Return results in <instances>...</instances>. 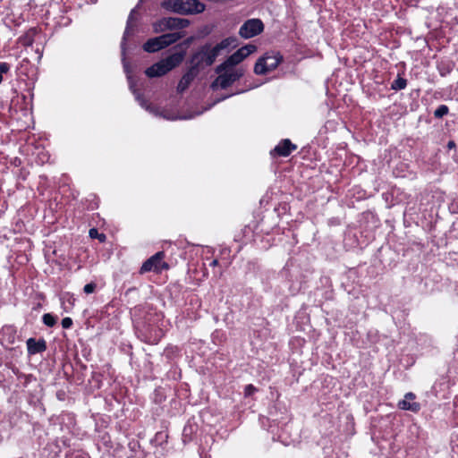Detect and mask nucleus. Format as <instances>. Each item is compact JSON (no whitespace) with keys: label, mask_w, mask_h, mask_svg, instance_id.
<instances>
[{"label":"nucleus","mask_w":458,"mask_h":458,"mask_svg":"<svg viewBox=\"0 0 458 458\" xmlns=\"http://www.w3.org/2000/svg\"><path fill=\"white\" fill-rule=\"evenodd\" d=\"M66 458H89V456L85 453H72L66 455Z\"/></svg>","instance_id":"obj_31"},{"label":"nucleus","mask_w":458,"mask_h":458,"mask_svg":"<svg viewBox=\"0 0 458 458\" xmlns=\"http://www.w3.org/2000/svg\"><path fill=\"white\" fill-rule=\"evenodd\" d=\"M264 30V24L259 19H249L247 20L239 30V35L242 38H250L259 35Z\"/></svg>","instance_id":"obj_7"},{"label":"nucleus","mask_w":458,"mask_h":458,"mask_svg":"<svg viewBox=\"0 0 458 458\" xmlns=\"http://www.w3.org/2000/svg\"><path fill=\"white\" fill-rule=\"evenodd\" d=\"M193 40L192 37L186 38L182 43L176 46V47H188Z\"/></svg>","instance_id":"obj_33"},{"label":"nucleus","mask_w":458,"mask_h":458,"mask_svg":"<svg viewBox=\"0 0 458 458\" xmlns=\"http://www.w3.org/2000/svg\"><path fill=\"white\" fill-rule=\"evenodd\" d=\"M184 57L185 51L183 49L179 52H175L147 68L145 74L149 78L161 77L172 71L174 68L179 66Z\"/></svg>","instance_id":"obj_3"},{"label":"nucleus","mask_w":458,"mask_h":458,"mask_svg":"<svg viewBox=\"0 0 458 458\" xmlns=\"http://www.w3.org/2000/svg\"><path fill=\"white\" fill-rule=\"evenodd\" d=\"M416 395L412 392L406 393L404 399L398 402V408L404 411H410L412 412H419L421 405L417 402H413Z\"/></svg>","instance_id":"obj_11"},{"label":"nucleus","mask_w":458,"mask_h":458,"mask_svg":"<svg viewBox=\"0 0 458 458\" xmlns=\"http://www.w3.org/2000/svg\"><path fill=\"white\" fill-rule=\"evenodd\" d=\"M157 341H158V338L155 337L154 339H152L151 336H148V340H147L148 343H151V344L157 343Z\"/></svg>","instance_id":"obj_35"},{"label":"nucleus","mask_w":458,"mask_h":458,"mask_svg":"<svg viewBox=\"0 0 458 458\" xmlns=\"http://www.w3.org/2000/svg\"><path fill=\"white\" fill-rule=\"evenodd\" d=\"M73 322L72 319L69 317H66L62 319V327L64 329H68L72 326Z\"/></svg>","instance_id":"obj_30"},{"label":"nucleus","mask_w":458,"mask_h":458,"mask_svg":"<svg viewBox=\"0 0 458 458\" xmlns=\"http://www.w3.org/2000/svg\"><path fill=\"white\" fill-rule=\"evenodd\" d=\"M165 254L163 251H158L149 259H148L145 262H143L140 273L144 274L149 271H160L159 265L161 264L162 259H164Z\"/></svg>","instance_id":"obj_10"},{"label":"nucleus","mask_w":458,"mask_h":458,"mask_svg":"<svg viewBox=\"0 0 458 458\" xmlns=\"http://www.w3.org/2000/svg\"><path fill=\"white\" fill-rule=\"evenodd\" d=\"M256 391H257V388H256L253 385L250 384V385H247V386H245V389H244V394H245V396H250V395H252Z\"/></svg>","instance_id":"obj_29"},{"label":"nucleus","mask_w":458,"mask_h":458,"mask_svg":"<svg viewBox=\"0 0 458 458\" xmlns=\"http://www.w3.org/2000/svg\"><path fill=\"white\" fill-rule=\"evenodd\" d=\"M36 52L38 54V59H40L42 56V52L38 48L36 50Z\"/></svg>","instance_id":"obj_37"},{"label":"nucleus","mask_w":458,"mask_h":458,"mask_svg":"<svg viewBox=\"0 0 458 458\" xmlns=\"http://www.w3.org/2000/svg\"><path fill=\"white\" fill-rule=\"evenodd\" d=\"M42 320L46 326L52 327L56 324L57 318L50 313H46L43 315Z\"/></svg>","instance_id":"obj_23"},{"label":"nucleus","mask_w":458,"mask_h":458,"mask_svg":"<svg viewBox=\"0 0 458 458\" xmlns=\"http://www.w3.org/2000/svg\"><path fill=\"white\" fill-rule=\"evenodd\" d=\"M3 81V75L0 73V83Z\"/></svg>","instance_id":"obj_39"},{"label":"nucleus","mask_w":458,"mask_h":458,"mask_svg":"<svg viewBox=\"0 0 458 458\" xmlns=\"http://www.w3.org/2000/svg\"><path fill=\"white\" fill-rule=\"evenodd\" d=\"M406 86L407 80L398 75L397 78L392 82L391 89L397 91L405 89Z\"/></svg>","instance_id":"obj_22"},{"label":"nucleus","mask_w":458,"mask_h":458,"mask_svg":"<svg viewBox=\"0 0 458 458\" xmlns=\"http://www.w3.org/2000/svg\"><path fill=\"white\" fill-rule=\"evenodd\" d=\"M246 90L245 89H242V90H238L234 93H231V94H227V95H222L220 96L219 98H217L208 107H207L205 110H208L209 109L210 107L214 106L216 104L221 102V101H224L225 99H227L228 98L232 97V96H234L236 94H241V93H243L245 92Z\"/></svg>","instance_id":"obj_24"},{"label":"nucleus","mask_w":458,"mask_h":458,"mask_svg":"<svg viewBox=\"0 0 458 458\" xmlns=\"http://www.w3.org/2000/svg\"><path fill=\"white\" fill-rule=\"evenodd\" d=\"M198 75L199 72H197L194 68L189 67L177 85V92H184Z\"/></svg>","instance_id":"obj_12"},{"label":"nucleus","mask_w":458,"mask_h":458,"mask_svg":"<svg viewBox=\"0 0 458 458\" xmlns=\"http://www.w3.org/2000/svg\"><path fill=\"white\" fill-rule=\"evenodd\" d=\"M237 46V38L229 37L215 46L206 43L199 47L189 59L190 67L194 68L197 72H200L207 67L211 66L221 51L229 48H234Z\"/></svg>","instance_id":"obj_1"},{"label":"nucleus","mask_w":458,"mask_h":458,"mask_svg":"<svg viewBox=\"0 0 458 458\" xmlns=\"http://www.w3.org/2000/svg\"><path fill=\"white\" fill-rule=\"evenodd\" d=\"M60 301L63 310L65 312H70L74 306L75 298L70 293H64L60 297Z\"/></svg>","instance_id":"obj_16"},{"label":"nucleus","mask_w":458,"mask_h":458,"mask_svg":"<svg viewBox=\"0 0 458 458\" xmlns=\"http://www.w3.org/2000/svg\"><path fill=\"white\" fill-rule=\"evenodd\" d=\"M198 429V425L195 423H188L184 426L182 429V439L184 444H187L192 440L193 436L196 434Z\"/></svg>","instance_id":"obj_15"},{"label":"nucleus","mask_w":458,"mask_h":458,"mask_svg":"<svg viewBox=\"0 0 458 458\" xmlns=\"http://www.w3.org/2000/svg\"><path fill=\"white\" fill-rule=\"evenodd\" d=\"M233 74V77L234 78V81H239L243 75H244V69L242 68H237L233 71H230Z\"/></svg>","instance_id":"obj_27"},{"label":"nucleus","mask_w":458,"mask_h":458,"mask_svg":"<svg viewBox=\"0 0 458 458\" xmlns=\"http://www.w3.org/2000/svg\"><path fill=\"white\" fill-rule=\"evenodd\" d=\"M10 70V64L5 63V62H2L0 63V73L3 74V73H7Z\"/></svg>","instance_id":"obj_32"},{"label":"nucleus","mask_w":458,"mask_h":458,"mask_svg":"<svg viewBox=\"0 0 458 458\" xmlns=\"http://www.w3.org/2000/svg\"><path fill=\"white\" fill-rule=\"evenodd\" d=\"M183 36L184 33L182 31L163 34L161 36L148 39L143 44L142 48L145 52L155 53L177 42Z\"/></svg>","instance_id":"obj_5"},{"label":"nucleus","mask_w":458,"mask_h":458,"mask_svg":"<svg viewBox=\"0 0 458 458\" xmlns=\"http://www.w3.org/2000/svg\"><path fill=\"white\" fill-rule=\"evenodd\" d=\"M241 62H242L240 55L235 51L233 55H231L229 57L226 58L222 64L217 65L215 69L216 72H225V70H230L231 68L236 66Z\"/></svg>","instance_id":"obj_14"},{"label":"nucleus","mask_w":458,"mask_h":458,"mask_svg":"<svg viewBox=\"0 0 458 458\" xmlns=\"http://www.w3.org/2000/svg\"><path fill=\"white\" fill-rule=\"evenodd\" d=\"M26 344L30 355L41 353L47 350V343L44 339L36 340L31 337L27 340Z\"/></svg>","instance_id":"obj_13"},{"label":"nucleus","mask_w":458,"mask_h":458,"mask_svg":"<svg viewBox=\"0 0 458 458\" xmlns=\"http://www.w3.org/2000/svg\"><path fill=\"white\" fill-rule=\"evenodd\" d=\"M162 267H163V268H167V267H168V265H167L165 262H164V263L162 264Z\"/></svg>","instance_id":"obj_38"},{"label":"nucleus","mask_w":458,"mask_h":458,"mask_svg":"<svg viewBox=\"0 0 458 458\" xmlns=\"http://www.w3.org/2000/svg\"><path fill=\"white\" fill-rule=\"evenodd\" d=\"M97 284L94 282L85 284L83 291L86 294H90L95 292Z\"/></svg>","instance_id":"obj_28"},{"label":"nucleus","mask_w":458,"mask_h":458,"mask_svg":"<svg viewBox=\"0 0 458 458\" xmlns=\"http://www.w3.org/2000/svg\"><path fill=\"white\" fill-rule=\"evenodd\" d=\"M447 148H448L449 149L455 148V143H454V140H450V141L447 143Z\"/></svg>","instance_id":"obj_34"},{"label":"nucleus","mask_w":458,"mask_h":458,"mask_svg":"<svg viewBox=\"0 0 458 458\" xmlns=\"http://www.w3.org/2000/svg\"><path fill=\"white\" fill-rule=\"evenodd\" d=\"M217 264H218L217 259H214V260H212V261H211L210 266L215 267V266H216Z\"/></svg>","instance_id":"obj_36"},{"label":"nucleus","mask_w":458,"mask_h":458,"mask_svg":"<svg viewBox=\"0 0 458 458\" xmlns=\"http://www.w3.org/2000/svg\"><path fill=\"white\" fill-rule=\"evenodd\" d=\"M161 6L181 15L201 13L205 10V4L199 0H165Z\"/></svg>","instance_id":"obj_4"},{"label":"nucleus","mask_w":458,"mask_h":458,"mask_svg":"<svg viewBox=\"0 0 458 458\" xmlns=\"http://www.w3.org/2000/svg\"><path fill=\"white\" fill-rule=\"evenodd\" d=\"M89 234L90 238L98 239L100 242H104L106 239V236L104 233H99L96 228L89 229Z\"/></svg>","instance_id":"obj_26"},{"label":"nucleus","mask_w":458,"mask_h":458,"mask_svg":"<svg viewBox=\"0 0 458 458\" xmlns=\"http://www.w3.org/2000/svg\"><path fill=\"white\" fill-rule=\"evenodd\" d=\"M190 25V21L184 18L164 17L153 23V30L156 33L165 30H182Z\"/></svg>","instance_id":"obj_6"},{"label":"nucleus","mask_w":458,"mask_h":458,"mask_svg":"<svg viewBox=\"0 0 458 458\" xmlns=\"http://www.w3.org/2000/svg\"><path fill=\"white\" fill-rule=\"evenodd\" d=\"M449 108L445 105H440L434 112L436 118H442L448 114Z\"/></svg>","instance_id":"obj_25"},{"label":"nucleus","mask_w":458,"mask_h":458,"mask_svg":"<svg viewBox=\"0 0 458 458\" xmlns=\"http://www.w3.org/2000/svg\"><path fill=\"white\" fill-rule=\"evenodd\" d=\"M454 68V63L453 61H441L437 64V71L441 76H446Z\"/></svg>","instance_id":"obj_18"},{"label":"nucleus","mask_w":458,"mask_h":458,"mask_svg":"<svg viewBox=\"0 0 458 458\" xmlns=\"http://www.w3.org/2000/svg\"><path fill=\"white\" fill-rule=\"evenodd\" d=\"M216 73L218 74V76L210 84V88L213 90H216L218 88L222 89H226L235 82L234 78L233 77V74L230 72V70H225V72Z\"/></svg>","instance_id":"obj_8"},{"label":"nucleus","mask_w":458,"mask_h":458,"mask_svg":"<svg viewBox=\"0 0 458 458\" xmlns=\"http://www.w3.org/2000/svg\"><path fill=\"white\" fill-rule=\"evenodd\" d=\"M257 50V47L252 44L245 45L244 47L239 48L236 52L243 61L247 56L250 54L254 53Z\"/></svg>","instance_id":"obj_19"},{"label":"nucleus","mask_w":458,"mask_h":458,"mask_svg":"<svg viewBox=\"0 0 458 458\" xmlns=\"http://www.w3.org/2000/svg\"><path fill=\"white\" fill-rule=\"evenodd\" d=\"M134 13L135 9H132L129 14L127 19L126 27L122 38L121 41V55H122V64L123 67V71L126 74L129 88L133 93L135 99L140 105L141 107L145 108L149 113L154 114L155 115H159L158 110L157 107L152 106L150 104L144 99L143 96L137 90L134 79L131 75V65L126 59V51H127V40H129L130 37L134 35L136 24L134 23Z\"/></svg>","instance_id":"obj_2"},{"label":"nucleus","mask_w":458,"mask_h":458,"mask_svg":"<svg viewBox=\"0 0 458 458\" xmlns=\"http://www.w3.org/2000/svg\"><path fill=\"white\" fill-rule=\"evenodd\" d=\"M263 57L266 59L265 63H266L268 72H271V71L276 69V67L279 65V64L283 61V56L280 55L279 54H277L276 55H266Z\"/></svg>","instance_id":"obj_17"},{"label":"nucleus","mask_w":458,"mask_h":458,"mask_svg":"<svg viewBox=\"0 0 458 458\" xmlns=\"http://www.w3.org/2000/svg\"><path fill=\"white\" fill-rule=\"evenodd\" d=\"M265 61H266V59L263 56L258 59V61L256 62V64L254 65V72L256 74L263 75V74L269 72L267 68Z\"/></svg>","instance_id":"obj_20"},{"label":"nucleus","mask_w":458,"mask_h":458,"mask_svg":"<svg viewBox=\"0 0 458 458\" xmlns=\"http://www.w3.org/2000/svg\"><path fill=\"white\" fill-rule=\"evenodd\" d=\"M36 33L35 29L30 30L24 36L20 38V42L24 47H30L34 42L33 36Z\"/></svg>","instance_id":"obj_21"},{"label":"nucleus","mask_w":458,"mask_h":458,"mask_svg":"<svg viewBox=\"0 0 458 458\" xmlns=\"http://www.w3.org/2000/svg\"><path fill=\"white\" fill-rule=\"evenodd\" d=\"M297 148V146L289 139L282 140L271 151L270 155L272 157H286L290 156V154Z\"/></svg>","instance_id":"obj_9"}]
</instances>
